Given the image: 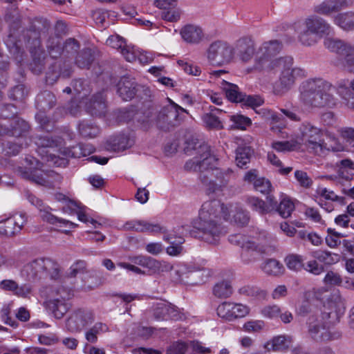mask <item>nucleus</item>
<instances>
[{
	"label": "nucleus",
	"mask_w": 354,
	"mask_h": 354,
	"mask_svg": "<svg viewBox=\"0 0 354 354\" xmlns=\"http://www.w3.org/2000/svg\"><path fill=\"white\" fill-rule=\"evenodd\" d=\"M292 342L290 336L281 335L273 337L265 344V348L268 351H283L286 350Z\"/></svg>",
	"instance_id": "obj_27"
},
{
	"label": "nucleus",
	"mask_w": 354,
	"mask_h": 354,
	"mask_svg": "<svg viewBox=\"0 0 354 354\" xmlns=\"http://www.w3.org/2000/svg\"><path fill=\"white\" fill-rule=\"evenodd\" d=\"M86 109L91 115L97 117L104 115L106 111V105L103 93L100 92L93 95L86 103Z\"/></svg>",
	"instance_id": "obj_23"
},
{
	"label": "nucleus",
	"mask_w": 354,
	"mask_h": 354,
	"mask_svg": "<svg viewBox=\"0 0 354 354\" xmlns=\"http://www.w3.org/2000/svg\"><path fill=\"white\" fill-rule=\"evenodd\" d=\"M313 256L319 262L328 266L333 265L339 262L340 259V256L338 254L326 250H316L313 252Z\"/></svg>",
	"instance_id": "obj_38"
},
{
	"label": "nucleus",
	"mask_w": 354,
	"mask_h": 354,
	"mask_svg": "<svg viewBox=\"0 0 354 354\" xmlns=\"http://www.w3.org/2000/svg\"><path fill=\"white\" fill-rule=\"evenodd\" d=\"M251 156L250 147H238L236 150V162L239 167H243L249 162Z\"/></svg>",
	"instance_id": "obj_53"
},
{
	"label": "nucleus",
	"mask_w": 354,
	"mask_h": 354,
	"mask_svg": "<svg viewBox=\"0 0 354 354\" xmlns=\"http://www.w3.org/2000/svg\"><path fill=\"white\" fill-rule=\"evenodd\" d=\"M300 100L308 108H333L337 103L334 93L335 88L322 78H311L302 82L299 87Z\"/></svg>",
	"instance_id": "obj_2"
},
{
	"label": "nucleus",
	"mask_w": 354,
	"mask_h": 354,
	"mask_svg": "<svg viewBox=\"0 0 354 354\" xmlns=\"http://www.w3.org/2000/svg\"><path fill=\"white\" fill-rule=\"evenodd\" d=\"M50 26L47 19L35 18L28 29L24 31L23 36L26 42L30 45V53L32 55L31 69L35 73H39L44 66V53L40 50V37L42 33L46 32Z\"/></svg>",
	"instance_id": "obj_5"
},
{
	"label": "nucleus",
	"mask_w": 354,
	"mask_h": 354,
	"mask_svg": "<svg viewBox=\"0 0 354 354\" xmlns=\"http://www.w3.org/2000/svg\"><path fill=\"white\" fill-rule=\"evenodd\" d=\"M264 326L265 324L263 321L251 320L245 323L243 329L248 333H258L260 332Z\"/></svg>",
	"instance_id": "obj_64"
},
{
	"label": "nucleus",
	"mask_w": 354,
	"mask_h": 354,
	"mask_svg": "<svg viewBox=\"0 0 354 354\" xmlns=\"http://www.w3.org/2000/svg\"><path fill=\"white\" fill-rule=\"evenodd\" d=\"M221 86L230 101L236 103L243 101L245 93L240 91L237 85L222 80Z\"/></svg>",
	"instance_id": "obj_30"
},
{
	"label": "nucleus",
	"mask_w": 354,
	"mask_h": 354,
	"mask_svg": "<svg viewBox=\"0 0 354 354\" xmlns=\"http://www.w3.org/2000/svg\"><path fill=\"white\" fill-rule=\"evenodd\" d=\"M268 71L280 72L275 88L278 93L288 91L293 86L297 78L306 77L304 69L293 67V58L290 56L273 59L268 64Z\"/></svg>",
	"instance_id": "obj_6"
},
{
	"label": "nucleus",
	"mask_w": 354,
	"mask_h": 354,
	"mask_svg": "<svg viewBox=\"0 0 354 354\" xmlns=\"http://www.w3.org/2000/svg\"><path fill=\"white\" fill-rule=\"evenodd\" d=\"M304 26L319 39L330 35L333 31L331 26L325 19L317 16H311L306 19Z\"/></svg>",
	"instance_id": "obj_18"
},
{
	"label": "nucleus",
	"mask_w": 354,
	"mask_h": 354,
	"mask_svg": "<svg viewBox=\"0 0 354 354\" xmlns=\"http://www.w3.org/2000/svg\"><path fill=\"white\" fill-rule=\"evenodd\" d=\"M217 159L210 153L208 145L201 146L199 148V155H195L192 158L186 161L184 169L188 172H203L213 169Z\"/></svg>",
	"instance_id": "obj_11"
},
{
	"label": "nucleus",
	"mask_w": 354,
	"mask_h": 354,
	"mask_svg": "<svg viewBox=\"0 0 354 354\" xmlns=\"http://www.w3.org/2000/svg\"><path fill=\"white\" fill-rule=\"evenodd\" d=\"M268 159L273 165L279 168V174L281 176L288 175L292 170V167H290L283 168L281 160L272 153H268Z\"/></svg>",
	"instance_id": "obj_60"
},
{
	"label": "nucleus",
	"mask_w": 354,
	"mask_h": 354,
	"mask_svg": "<svg viewBox=\"0 0 354 354\" xmlns=\"http://www.w3.org/2000/svg\"><path fill=\"white\" fill-rule=\"evenodd\" d=\"M245 203L253 211L257 212L259 214L263 215L270 212V207L262 199L255 196H248Z\"/></svg>",
	"instance_id": "obj_41"
},
{
	"label": "nucleus",
	"mask_w": 354,
	"mask_h": 354,
	"mask_svg": "<svg viewBox=\"0 0 354 354\" xmlns=\"http://www.w3.org/2000/svg\"><path fill=\"white\" fill-rule=\"evenodd\" d=\"M262 270L268 275L280 276L284 272V267L279 261L274 259H266L261 266Z\"/></svg>",
	"instance_id": "obj_33"
},
{
	"label": "nucleus",
	"mask_w": 354,
	"mask_h": 354,
	"mask_svg": "<svg viewBox=\"0 0 354 354\" xmlns=\"http://www.w3.org/2000/svg\"><path fill=\"white\" fill-rule=\"evenodd\" d=\"M184 113H188V112L181 106L171 102L169 105L164 106L158 115L149 111L146 118L142 120V122L152 123L154 122L159 128L169 130L170 127L180 124L185 118Z\"/></svg>",
	"instance_id": "obj_7"
},
{
	"label": "nucleus",
	"mask_w": 354,
	"mask_h": 354,
	"mask_svg": "<svg viewBox=\"0 0 354 354\" xmlns=\"http://www.w3.org/2000/svg\"><path fill=\"white\" fill-rule=\"evenodd\" d=\"M74 91L79 95L78 98L84 100L90 93L87 82L82 79L76 80L73 84Z\"/></svg>",
	"instance_id": "obj_54"
},
{
	"label": "nucleus",
	"mask_w": 354,
	"mask_h": 354,
	"mask_svg": "<svg viewBox=\"0 0 354 354\" xmlns=\"http://www.w3.org/2000/svg\"><path fill=\"white\" fill-rule=\"evenodd\" d=\"M78 131L84 138H93L100 133V129L91 122L82 121L78 125Z\"/></svg>",
	"instance_id": "obj_42"
},
{
	"label": "nucleus",
	"mask_w": 354,
	"mask_h": 354,
	"mask_svg": "<svg viewBox=\"0 0 354 354\" xmlns=\"http://www.w3.org/2000/svg\"><path fill=\"white\" fill-rule=\"evenodd\" d=\"M261 252V249L256 243H248L243 249L241 253L242 261L245 263H250L255 260L256 252Z\"/></svg>",
	"instance_id": "obj_43"
},
{
	"label": "nucleus",
	"mask_w": 354,
	"mask_h": 354,
	"mask_svg": "<svg viewBox=\"0 0 354 354\" xmlns=\"http://www.w3.org/2000/svg\"><path fill=\"white\" fill-rule=\"evenodd\" d=\"M124 228L139 232L165 233V230L158 223H150L144 220H133L126 222Z\"/></svg>",
	"instance_id": "obj_19"
},
{
	"label": "nucleus",
	"mask_w": 354,
	"mask_h": 354,
	"mask_svg": "<svg viewBox=\"0 0 354 354\" xmlns=\"http://www.w3.org/2000/svg\"><path fill=\"white\" fill-rule=\"evenodd\" d=\"M298 39L303 46H310L316 44L320 39L304 26L299 32Z\"/></svg>",
	"instance_id": "obj_48"
},
{
	"label": "nucleus",
	"mask_w": 354,
	"mask_h": 354,
	"mask_svg": "<svg viewBox=\"0 0 354 354\" xmlns=\"http://www.w3.org/2000/svg\"><path fill=\"white\" fill-rule=\"evenodd\" d=\"M303 268L314 275H319L324 271V266L319 264L316 260H311L306 264L304 263Z\"/></svg>",
	"instance_id": "obj_61"
},
{
	"label": "nucleus",
	"mask_w": 354,
	"mask_h": 354,
	"mask_svg": "<svg viewBox=\"0 0 354 354\" xmlns=\"http://www.w3.org/2000/svg\"><path fill=\"white\" fill-rule=\"evenodd\" d=\"M345 301L339 292H335L328 299L324 309L322 313V317L324 324L318 319L317 316L310 315L308 317V334L314 340L319 342L322 332L327 324H333L337 322L345 312Z\"/></svg>",
	"instance_id": "obj_3"
},
{
	"label": "nucleus",
	"mask_w": 354,
	"mask_h": 354,
	"mask_svg": "<svg viewBox=\"0 0 354 354\" xmlns=\"http://www.w3.org/2000/svg\"><path fill=\"white\" fill-rule=\"evenodd\" d=\"M217 315L225 320L232 321L235 319L234 314L233 303L223 302L216 309Z\"/></svg>",
	"instance_id": "obj_49"
},
{
	"label": "nucleus",
	"mask_w": 354,
	"mask_h": 354,
	"mask_svg": "<svg viewBox=\"0 0 354 354\" xmlns=\"http://www.w3.org/2000/svg\"><path fill=\"white\" fill-rule=\"evenodd\" d=\"M27 221L25 213H16L0 221V234L12 236L21 231Z\"/></svg>",
	"instance_id": "obj_17"
},
{
	"label": "nucleus",
	"mask_w": 354,
	"mask_h": 354,
	"mask_svg": "<svg viewBox=\"0 0 354 354\" xmlns=\"http://www.w3.org/2000/svg\"><path fill=\"white\" fill-rule=\"evenodd\" d=\"M339 177L354 176V161L351 159H344L339 164Z\"/></svg>",
	"instance_id": "obj_56"
},
{
	"label": "nucleus",
	"mask_w": 354,
	"mask_h": 354,
	"mask_svg": "<svg viewBox=\"0 0 354 354\" xmlns=\"http://www.w3.org/2000/svg\"><path fill=\"white\" fill-rule=\"evenodd\" d=\"M180 35L185 41L191 44H198L203 37L202 29L194 25L184 26L180 30Z\"/></svg>",
	"instance_id": "obj_26"
},
{
	"label": "nucleus",
	"mask_w": 354,
	"mask_h": 354,
	"mask_svg": "<svg viewBox=\"0 0 354 354\" xmlns=\"http://www.w3.org/2000/svg\"><path fill=\"white\" fill-rule=\"evenodd\" d=\"M109 328L106 324L102 322H97L86 331L85 338L89 343L95 344L97 342V336L107 332Z\"/></svg>",
	"instance_id": "obj_39"
},
{
	"label": "nucleus",
	"mask_w": 354,
	"mask_h": 354,
	"mask_svg": "<svg viewBox=\"0 0 354 354\" xmlns=\"http://www.w3.org/2000/svg\"><path fill=\"white\" fill-rule=\"evenodd\" d=\"M232 293V288L229 281H223L217 283L213 288V294L218 298H227Z\"/></svg>",
	"instance_id": "obj_46"
},
{
	"label": "nucleus",
	"mask_w": 354,
	"mask_h": 354,
	"mask_svg": "<svg viewBox=\"0 0 354 354\" xmlns=\"http://www.w3.org/2000/svg\"><path fill=\"white\" fill-rule=\"evenodd\" d=\"M94 320L93 313L86 309L75 310L66 320L67 329L72 332H80Z\"/></svg>",
	"instance_id": "obj_15"
},
{
	"label": "nucleus",
	"mask_w": 354,
	"mask_h": 354,
	"mask_svg": "<svg viewBox=\"0 0 354 354\" xmlns=\"http://www.w3.org/2000/svg\"><path fill=\"white\" fill-rule=\"evenodd\" d=\"M93 60L94 55L92 50L84 48L77 56L75 63L80 68H88Z\"/></svg>",
	"instance_id": "obj_44"
},
{
	"label": "nucleus",
	"mask_w": 354,
	"mask_h": 354,
	"mask_svg": "<svg viewBox=\"0 0 354 354\" xmlns=\"http://www.w3.org/2000/svg\"><path fill=\"white\" fill-rule=\"evenodd\" d=\"M322 151L320 153H317L316 154L319 156L324 155L326 151H342L345 150V146L340 142V141L335 138L330 137L328 142H325L324 140H322Z\"/></svg>",
	"instance_id": "obj_45"
},
{
	"label": "nucleus",
	"mask_w": 354,
	"mask_h": 354,
	"mask_svg": "<svg viewBox=\"0 0 354 354\" xmlns=\"http://www.w3.org/2000/svg\"><path fill=\"white\" fill-rule=\"evenodd\" d=\"M282 49V44L278 40L266 41L256 53L254 68L257 70H267L272 57L277 55Z\"/></svg>",
	"instance_id": "obj_13"
},
{
	"label": "nucleus",
	"mask_w": 354,
	"mask_h": 354,
	"mask_svg": "<svg viewBox=\"0 0 354 354\" xmlns=\"http://www.w3.org/2000/svg\"><path fill=\"white\" fill-rule=\"evenodd\" d=\"M314 12L324 15L330 16L333 13L336 12L332 1H323L313 7Z\"/></svg>",
	"instance_id": "obj_58"
},
{
	"label": "nucleus",
	"mask_w": 354,
	"mask_h": 354,
	"mask_svg": "<svg viewBox=\"0 0 354 354\" xmlns=\"http://www.w3.org/2000/svg\"><path fill=\"white\" fill-rule=\"evenodd\" d=\"M106 44L113 48L120 50V52L127 45L124 39L118 35H111L106 39Z\"/></svg>",
	"instance_id": "obj_63"
},
{
	"label": "nucleus",
	"mask_w": 354,
	"mask_h": 354,
	"mask_svg": "<svg viewBox=\"0 0 354 354\" xmlns=\"http://www.w3.org/2000/svg\"><path fill=\"white\" fill-rule=\"evenodd\" d=\"M131 260L133 263L147 268L149 271L156 272L160 268L159 261L150 257L136 256L131 258Z\"/></svg>",
	"instance_id": "obj_40"
},
{
	"label": "nucleus",
	"mask_w": 354,
	"mask_h": 354,
	"mask_svg": "<svg viewBox=\"0 0 354 354\" xmlns=\"http://www.w3.org/2000/svg\"><path fill=\"white\" fill-rule=\"evenodd\" d=\"M207 57L211 64L214 66H220L229 63L233 58L232 47L225 41H214L207 50Z\"/></svg>",
	"instance_id": "obj_12"
},
{
	"label": "nucleus",
	"mask_w": 354,
	"mask_h": 354,
	"mask_svg": "<svg viewBox=\"0 0 354 354\" xmlns=\"http://www.w3.org/2000/svg\"><path fill=\"white\" fill-rule=\"evenodd\" d=\"M231 120L234 123L236 128L242 130L245 129L252 124L250 118L243 115H233L231 116Z\"/></svg>",
	"instance_id": "obj_62"
},
{
	"label": "nucleus",
	"mask_w": 354,
	"mask_h": 354,
	"mask_svg": "<svg viewBox=\"0 0 354 354\" xmlns=\"http://www.w3.org/2000/svg\"><path fill=\"white\" fill-rule=\"evenodd\" d=\"M202 183L207 194L221 192L227 185V181L224 178H203Z\"/></svg>",
	"instance_id": "obj_37"
},
{
	"label": "nucleus",
	"mask_w": 354,
	"mask_h": 354,
	"mask_svg": "<svg viewBox=\"0 0 354 354\" xmlns=\"http://www.w3.org/2000/svg\"><path fill=\"white\" fill-rule=\"evenodd\" d=\"M333 22L344 30H354V12L339 13L333 18Z\"/></svg>",
	"instance_id": "obj_32"
},
{
	"label": "nucleus",
	"mask_w": 354,
	"mask_h": 354,
	"mask_svg": "<svg viewBox=\"0 0 354 354\" xmlns=\"http://www.w3.org/2000/svg\"><path fill=\"white\" fill-rule=\"evenodd\" d=\"M184 275L185 278H192L193 283H200L204 282L207 279L211 276V271L204 267H201L196 265H191L187 268V272L179 275V281L184 280Z\"/></svg>",
	"instance_id": "obj_20"
},
{
	"label": "nucleus",
	"mask_w": 354,
	"mask_h": 354,
	"mask_svg": "<svg viewBox=\"0 0 354 354\" xmlns=\"http://www.w3.org/2000/svg\"><path fill=\"white\" fill-rule=\"evenodd\" d=\"M164 239L170 243L171 245L167 248V253L171 256H176L179 254L183 247L181 245L185 242L183 236H176L173 233L169 234L164 236Z\"/></svg>",
	"instance_id": "obj_34"
},
{
	"label": "nucleus",
	"mask_w": 354,
	"mask_h": 354,
	"mask_svg": "<svg viewBox=\"0 0 354 354\" xmlns=\"http://www.w3.org/2000/svg\"><path fill=\"white\" fill-rule=\"evenodd\" d=\"M130 146L129 139L124 135H118L109 138L105 145L106 150L111 152H120Z\"/></svg>",
	"instance_id": "obj_25"
},
{
	"label": "nucleus",
	"mask_w": 354,
	"mask_h": 354,
	"mask_svg": "<svg viewBox=\"0 0 354 354\" xmlns=\"http://www.w3.org/2000/svg\"><path fill=\"white\" fill-rule=\"evenodd\" d=\"M227 208L218 200L205 202L199 211L198 218L194 222V230L192 234L207 244L216 245L226 233L221 220L227 221L230 214Z\"/></svg>",
	"instance_id": "obj_1"
},
{
	"label": "nucleus",
	"mask_w": 354,
	"mask_h": 354,
	"mask_svg": "<svg viewBox=\"0 0 354 354\" xmlns=\"http://www.w3.org/2000/svg\"><path fill=\"white\" fill-rule=\"evenodd\" d=\"M342 337V333L335 328L324 330L320 336L319 342H330L340 339Z\"/></svg>",
	"instance_id": "obj_59"
},
{
	"label": "nucleus",
	"mask_w": 354,
	"mask_h": 354,
	"mask_svg": "<svg viewBox=\"0 0 354 354\" xmlns=\"http://www.w3.org/2000/svg\"><path fill=\"white\" fill-rule=\"evenodd\" d=\"M40 216L43 219V221L49 223L50 224L55 225L57 223H59L60 227H68L70 229L75 228L77 225L66 219L60 218L55 215L52 214L48 210H43L40 209Z\"/></svg>",
	"instance_id": "obj_35"
},
{
	"label": "nucleus",
	"mask_w": 354,
	"mask_h": 354,
	"mask_svg": "<svg viewBox=\"0 0 354 354\" xmlns=\"http://www.w3.org/2000/svg\"><path fill=\"white\" fill-rule=\"evenodd\" d=\"M282 198L278 204L275 212H277L282 218H287L290 217L295 210V204L293 201L287 196L282 195Z\"/></svg>",
	"instance_id": "obj_36"
},
{
	"label": "nucleus",
	"mask_w": 354,
	"mask_h": 354,
	"mask_svg": "<svg viewBox=\"0 0 354 354\" xmlns=\"http://www.w3.org/2000/svg\"><path fill=\"white\" fill-rule=\"evenodd\" d=\"M46 47L50 57L57 59L63 56V43L57 35L50 36L46 41Z\"/></svg>",
	"instance_id": "obj_31"
},
{
	"label": "nucleus",
	"mask_w": 354,
	"mask_h": 354,
	"mask_svg": "<svg viewBox=\"0 0 354 354\" xmlns=\"http://www.w3.org/2000/svg\"><path fill=\"white\" fill-rule=\"evenodd\" d=\"M0 289L4 291L12 292L17 297L26 298L32 292V286L29 284L19 286L12 279H3L0 282Z\"/></svg>",
	"instance_id": "obj_21"
},
{
	"label": "nucleus",
	"mask_w": 354,
	"mask_h": 354,
	"mask_svg": "<svg viewBox=\"0 0 354 354\" xmlns=\"http://www.w3.org/2000/svg\"><path fill=\"white\" fill-rule=\"evenodd\" d=\"M204 145H207L202 143L194 137H190L185 142L184 151L188 155H199V148Z\"/></svg>",
	"instance_id": "obj_51"
},
{
	"label": "nucleus",
	"mask_w": 354,
	"mask_h": 354,
	"mask_svg": "<svg viewBox=\"0 0 354 354\" xmlns=\"http://www.w3.org/2000/svg\"><path fill=\"white\" fill-rule=\"evenodd\" d=\"M254 186L256 191L263 194H269L272 190V184L268 178H248Z\"/></svg>",
	"instance_id": "obj_52"
},
{
	"label": "nucleus",
	"mask_w": 354,
	"mask_h": 354,
	"mask_svg": "<svg viewBox=\"0 0 354 354\" xmlns=\"http://www.w3.org/2000/svg\"><path fill=\"white\" fill-rule=\"evenodd\" d=\"M25 164V170H23L21 167L19 168V171L24 175V177H41L42 174L37 173V171L41 170L43 165L35 158L32 156L26 158Z\"/></svg>",
	"instance_id": "obj_28"
},
{
	"label": "nucleus",
	"mask_w": 354,
	"mask_h": 354,
	"mask_svg": "<svg viewBox=\"0 0 354 354\" xmlns=\"http://www.w3.org/2000/svg\"><path fill=\"white\" fill-rule=\"evenodd\" d=\"M326 48L335 53L343 59V64L349 71L350 66H354V57L351 53L352 46L344 41L337 38L326 37L324 41Z\"/></svg>",
	"instance_id": "obj_14"
},
{
	"label": "nucleus",
	"mask_w": 354,
	"mask_h": 354,
	"mask_svg": "<svg viewBox=\"0 0 354 354\" xmlns=\"http://www.w3.org/2000/svg\"><path fill=\"white\" fill-rule=\"evenodd\" d=\"M224 207L228 209L227 212H228L230 215L233 213V221L237 225L243 226L248 223L250 220L249 213L239 205L230 204L228 206L224 205Z\"/></svg>",
	"instance_id": "obj_29"
},
{
	"label": "nucleus",
	"mask_w": 354,
	"mask_h": 354,
	"mask_svg": "<svg viewBox=\"0 0 354 354\" xmlns=\"http://www.w3.org/2000/svg\"><path fill=\"white\" fill-rule=\"evenodd\" d=\"M337 92L346 102V106L349 109L354 110V94L349 88L339 84Z\"/></svg>",
	"instance_id": "obj_55"
},
{
	"label": "nucleus",
	"mask_w": 354,
	"mask_h": 354,
	"mask_svg": "<svg viewBox=\"0 0 354 354\" xmlns=\"http://www.w3.org/2000/svg\"><path fill=\"white\" fill-rule=\"evenodd\" d=\"M94 151L92 145L88 144H78L71 148H62L59 149V155L56 156L50 153L48 150L44 151L46 155L44 160L47 161L49 166L66 167L68 158H80L90 155Z\"/></svg>",
	"instance_id": "obj_9"
},
{
	"label": "nucleus",
	"mask_w": 354,
	"mask_h": 354,
	"mask_svg": "<svg viewBox=\"0 0 354 354\" xmlns=\"http://www.w3.org/2000/svg\"><path fill=\"white\" fill-rule=\"evenodd\" d=\"M203 121L210 129H221L223 128L222 122L214 113L204 114Z\"/></svg>",
	"instance_id": "obj_57"
},
{
	"label": "nucleus",
	"mask_w": 354,
	"mask_h": 354,
	"mask_svg": "<svg viewBox=\"0 0 354 354\" xmlns=\"http://www.w3.org/2000/svg\"><path fill=\"white\" fill-rule=\"evenodd\" d=\"M67 207L68 210H70L71 214H75L77 216L78 219L84 223H91L94 227H97L98 225H100V223H98L93 218H90L86 213V210L87 207L83 205L81 203L69 200L68 202Z\"/></svg>",
	"instance_id": "obj_24"
},
{
	"label": "nucleus",
	"mask_w": 354,
	"mask_h": 354,
	"mask_svg": "<svg viewBox=\"0 0 354 354\" xmlns=\"http://www.w3.org/2000/svg\"><path fill=\"white\" fill-rule=\"evenodd\" d=\"M80 47V44L76 39L73 38L66 39V41L63 43L62 58L67 59L73 57L79 50Z\"/></svg>",
	"instance_id": "obj_47"
},
{
	"label": "nucleus",
	"mask_w": 354,
	"mask_h": 354,
	"mask_svg": "<svg viewBox=\"0 0 354 354\" xmlns=\"http://www.w3.org/2000/svg\"><path fill=\"white\" fill-rule=\"evenodd\" d=\"M287 268L295 272L300 271L304 266V259L299 254H290L285 259Z\"/></svg>",
	"instance_id": "obj_50"
},
{
	"label": "nucleus",
	"mask_w": 354,
	"mask_h": 354,
	"mask_svg": "<svg viewBox=\"0 0 354 354\" xmlns=\"http://www.w3.org/2000/svg\"><path fill=\"white\" fill-rule=\"evenodd\" d=\"M233 55H236L241 61L248 62L255 54V43L250 36L239 38L234 44Z\"/></svg>",
	"instance_id": "obj_16"
},
{
	"label": "nucleus",
	"mask_w": 354,
	"mask_h": 354,
	"mask_svg": "<svg viewBox=\"0 0 354 354\" xmlns=\"http://www.w3.org/2000/svg\"><path fill=\"white\" fill-rule=\"evenodd\" d=\"M117 86L118 95L124 101H128L133 98L137 92V84L135 81L127 77L121 78Z\"/></svg>",
	"instance_id": "obj_22"
},
{
	"label": "nucleus",
	"mask_w": 354,
	"mask_h": 354,
	"mask_svg": "<svg viewBox=\"0 0 354 354\" xmlns=\"http://www.w3.org/2000/svg\"><path fill=\"white\" fill-rule=\"evenodd\" d=\"M59 266L50 258H39L24 266V272L29 280H40L47 277L56 279L59 276Z\"/></svg>",
	"instance_id": "obj_8"
},
{
	"label": "nucleus",
	"mask_w": 354,
	"mask_h": 354,
	"mask_svg": "<svg viewBox=\"0 0 354 354\" xmlns=\"http://www.w3.org/2000/svg\"><path fill=\"white\" fill-rule=\"evenodd\" d=\"M323 130L310 122H304L298 129L297 140L283 142H274L272 147L277 151H295L299 148L301 142L313 153L322 151Z\"/></svg>",
	"instance_id": "obj_4"
},
{
	"label": "nucleus",
	"mask_w": 354,
	"mask_h": 354,
	"mask_svg": "<svg viewBox=\"0 0 354 354\" xmlns=\"http://www.w3.org/2000/svg\"><path fill=\"white\" fill-rule=\"evenodd\" d=\"M71 288L59 286L55 290V297L46 301L47 308L52 311L54 317L61 319L68 311L71 304L68 301L73 297Z\"/></svg>",
	"instance_id": "obj_10"
}]
</instances>
